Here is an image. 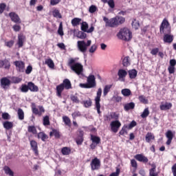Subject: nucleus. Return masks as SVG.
<instances>
[{
    "label": "nucleus",
    "instance_id": "obj_1",
    "mask_svg": "<svg viewBox=\"0 0 176 176\" xmlns=\"http://www.w3.org/2000/svg\"><path fill=\"white\" fill-rule=\"evenodd\" d=\"M160 32L161 34H164V42L165 43H171L174 41V36L170 34H171V28H170V23L166 19L162 21L160 27Z\"/></svg>",
    "mask_w": 176,
    "mask_h": 176
},
{
    "label": "nucleus",
    "instance_id": "obj_2",
    "mask_svg": "<svg viewBox=\"0 0 176 176\" xmlns=\"http://www.w3.org/2000/svg\"><path fill=\"white\" fill-rule=\"evenodd\" d=\"M103 21L105 22L106 27L113 28L115 27H118V25L124 24V23L126 21V19L123 16H116V17L108 19L107 16H104Z\"/></svg>",
    "mask_w": 176,
    "mask_h": 176
},
{
    "label": "nucleus",
    "instance_id": "obj_3",
    "mask_svg": "<svg viewBox=\"0 0 176 176\" xmlns=\"http://www.w3.org/2000/svg\"><path fill=\"white\" fill-rule=\"evenodd\" d=\"M64 89H65V90L72 89V84L68 78H65L62 83L56 86V94L58 98H63V91H64Z\"/></svg>",
    "mask_w": 176,
    "mask_h": 176
},
{
    "label": "nucleus",
    "instance_id": "obj_4",
    "mask_svg": "<svg viewBox=\"0 0 176 176\" xmlns=\"http://www.w3.org/2000/svg\"><path fill=\"white\" fill-rule=\"evenodd\" d=\"M67 65L76 75H82L83 74V65L80 63H76V58H70Z\"/></svg>",
    "mask_w": 176,
    "mask_h": 176
},
{
    "label": "nucleus",
    "instance_id": "obj_5",
    "mask_svg": "<svg viewBox=\"0 0 176 176\" xmlns=\"http://www.w3.org/2000/svg\"><path fill=\"white\" fill-rule=\"evenodd\" d=\"M118 38L119 39H122V41H131L133 38V34L130 32V30L127 28H124L120 30V32L117 34Z\"/></svg>",
    "mask_w": 176,
    "mask_h": 176
},
{
    "label": "nucleus",
    "instance_id": "obj_6",
    "mask_svg": "<svg viewBox=\"0 0 176 176\" xmlns=\"http://www.w3.org/2000/svg\"><path fill=\"white\" fill-rule=\"evenodd\" d=\"M87 83H80L79 85L80 87L82 89H93L97 86V82H96V77L94 75H90L87 78Z\"/></svg>",
    "mask_w": 176,
    "mask_h": 176
},
{
    "label": "nucleus",
    "instance_id": "obj_7",
    "mask_svg": "<svg viewBox=\"0 0 176 176\" xmlns=\"http://www.w3.org/2000/svg\"><path fill=\"white\" fill-rule=\"evenodd\" d=\"M102 94V89L98 88V91L96 93V96L95 97V108L98 113V115H101V104H100V101H101V96Z\"/></svg>",
    "mask_w": 176,
    "mask_h": 176
},
{
    "label": "nucleus",
    "instance_id": "obj_8",
    "mask_svg": "<svg viewBox=\"0 0 176 176\" xmlns=\"http://www.w3.org/2000/svg\"><path fill=\"white\" fill-rule=\"evenodd\" d=\"M91 45V41L88 40L87 43L85 41H78L77 42V47L81 53H86L87 47Z\"/></svg>",
    "mask_w": 176,
    "mask_h": 176
},
{
    "label": "nucleus",
    "instance_id": "obj_9",
    "mask_svg": "<svg viewBox=\"0 0 176 176\" xmlns=\"http://www.w3.org/2000/svg\"><path fill=\"white\" fill-rule=\"evenodd\" d=\"M121 126H122V123L120 122V121H119V120H113L110 123V129L112 133H118V131H119V129H120Z\"/></svg>",
    "mask_w": 176,
    "mask_h": 176
},
{
    "label": "nucleus",
    "instance_id": "obj_10",
    "mask_svg": "<svg viewBox=\"0 0 176 176\" xmlns=\"http://www.w3.org/2000/svg\"><path fill=\"white\" fill-rule=\"evenodd\" d=\"M90 166L92 171L100 170L101 167V161L98 158L95 157L91 160Z\"/></svg>",
    "mask_w": 176,
    "mask_h": 176
},
{
    "label": "nucleus",
    "instance_id": "obj_11",
    "mask_svg": "<svg viewBox=\"0 0 176 176\" xmlns=\"http://www.w3.org/2000/svg\"><path fill=\"white\" fill-rule=\"evenodd\" d=\"M14 65H15L18 72H24L25 70V63L22 60H16L14 62Z\"/></svg>",
    "mask_w": 176,
    "mask_h": 176
},
{
    "label": "nucleus",
    "instance_id": "obj_12",
    "mask_svg": "<svg viewBox=\"0 0 176 176\" xmlns=\"http://www.w3.org/2000/svg\"><path fill=\"white\" fill-rule=\"evenodd\" d=\"M11 83L12 82L7 77H3L0 80L1 87L2 89H4V90H6V89H8V87H10Z\"/></svg>",
    "mask_w": 176,
    "mask_h": 176
},
{
    "label": "nucleus",
    "instance_id": "obj_13",
    "mask_svg": "<svg viewBox=\"0 0 176 176\" xmlns=\"http://www.w3.org/2000/svg\"><path fill=\"white\" fill-rule=\"evenodd\" d=\"M89 24L86 22H82L81 23V31L83 32H87V34H90L94 31V26L91 25V28L89 29Z\"/></svg>",
    "mask_w": 176,
    "mask_h": 176
},
{
    "label": "nucleus",
    "instance_id": "obj_14",
    "mask_svg": "<svg viewBox=\"0 0 176 176\" xmlns=\"http://www.w3.org/2000/svg\"><path fill=\"white\" fill-rule=\"evenodd\" d=\"M9 17L13 23H16V24H20L21 23V19H20V16L14 12H11L9 13Z\"/></svg>",
    "mask_w": 176,
    "mask_h": 176
},
{
    "label": "nucleus",
    "instance_id": "obj_15",
    "mask_svg": "<svg viewBox=\"0 0 176 176\" xmlns=\"http://www.w3.org/2000/svg\"><path fill=\"white\" fill-rule=\"evenodd\" d=\"M30 144L32 151H34L36 156H38L39 155V151L38 150V142L34 140H30Z\"/></svg>",
    "mask_w": 176,
    "mask_h": 176
},
{
    "label": "nucleus",
    "instance_id": "obj_16",
    "mask_svg": "<svg viewBox=\"0 0 176 176\" xmlns=\"http://www.w3.org/2000/svg\"><path fill=\"white\" fill-rule=\"evenodd\" d=\"M10 60L9 59L5 58L3 60H0V68H4V69H10Z\"/></svg>",
    "mask_w": 176,
    "mask_h": 176
},
{
    "label": "nucleus",
    "instance_id": "obj_17",
    "mask_svg": "<svg viewBox=\"0 0 176 176\" xmlns=\"http://www.w3.org/2000/svg\"><path fill=\"white\" fill-rule=\"evenodd\" d=\"M134 158L138 160V162H140L141 163H144V164H146L149 162V160L147 157H145V155L142 154H137L134 156Z\"/></svg>",
    "mask_w": 176,
    "mask_h": 176
},
{
    "label": "nucleus",
    "instance_id": "obj_18",
    "mask_svg": "<svg viewBox=\"0 0 176 176\" xmlns=\"http://www.w3.org/2000/svg\"><path fill=\"white\" fill-rule=\"evenodd\" d=\"M32 111L34 115H38V116H42V113H45V108L43 106H38V109L36 107H32Z\"/></svg>",
    "mask_w": 176,
    "mask_h": 176
},
{
    "label": "nucleus",
    "instance_id": "obj_19",
    "mask_svg": "<svg viewBox=\"0 0 176 176\" xmlns=\"http://www.w3.org/2000/svg\"><path fill=\"white\" fill-rule=\"evenodd\" d=\"M169 67H168V71L169 74H174L175 72V65H176V60L175 59H170L169 61Z\"/></svg>",
    "mask_w": 176,
    "mask_h": 176
},
{
    "label": "nucleus",
    "instance_id": "obj_20",
    "mask_svg": "<svg viewBox=\"0 0 176 176\" xmlns=\"http://www.w3.org/2000/svg\"><path fill=\"white\" fill-rule=\"evenodd\" d=\"M166 137L168 139L166 141V145H171V142L174 138V134L173 133V131H171V130L167 131L166 133Z\"/></svg>",
    "mask_w": 176,
    "mask_h": 176
},
{
    "label": "nucleus",
    "instance_id": "obj_21",
    "mask_svg": "<svg viewBox=\"0 0 176 176\" xmlns=\"http://www.w3.org/2000/svg\"><path fill=\"white\" fill-rule=\"evenodd\" d=\"M53 135L56 140L61 138V133L58 129H53L52 130V131L50 133V136L53 137Z\"/></svg>",
    "mask_w": 176,
    "mask_h": 176
},
{
    "label": "nucleus",
    "instance_id": "obj_22",
    "mask_svg": "<svg viewBox=\"0 0 176 176\" xmlns=\"http://www.w3.org/2000/svg\"><path fill=\"white\" fill-rule=\"evenodd\" d=\"M171 108H173V104L171 102H166L165 104L162 102L160 106L161 111H168V109H171Z\"/></svg>",
    "mask_w": 176,
    "mask_h": 176
},
{
    "label": "nucleus",
    "instance_id": "obj_23",
    "mask_svg": "<svg viewBox=\"0 0 176 176\" xmlns=\"http://www.w3.org/2000/svg\"><path fill=\"white\" fill-rule=\"evenodd\" d=\"M25 41V36L20 34L18 36V47H23L24 46V41Z\"/></svg>",
    "mask_w": 176,
    "mask_h": 176
},
{
    "label": "nucleus",
    "instance_id": "obj_24",
    "mask_svg": "<svg viewBox=\"0 0 176 176\" xmlns=\"http://www.w3.org/2000/svg\"><path fill=\"white\" fill-rule=\"evenodd\" d=\"M28 87H29V90L32 91L33 93H36L39 91V88L38 86L35 85V84L32 82H28Z\"/></svg>",
    "mask_w": 176,
    "mask_h": 176
},
{
    "label": "nucleus",
    "instance_id": "obj_25",
    "mask_svg": "<svg viewBox=\"0 0 176 176\" xmlns=\"http://www.w3.org/2000/svg\"><path fill=\"white\" fill-rule=\"evenodd\" d=\"M118 79L124 80L127 76V71L124 69H120L118 72Z\"/></svg>",
    "mask_w": 176,
    "mask_h": 176
},
{
    "label": "nucleus",
    "instance_id": "obj_26",
    "mask_svg": "<svg viewBox=\"0 0 176 176\" xmlns=\"http://www.w3.org/2000/svg\"><path fill=\"white\" fill-rule=\"evenodd\" d=\"M37 138H38V140H41V141H43V142H46V140L49 138V137L47 135H46V133H45V132H40L37 135Z\"/></svg>",
    "mask_w": 176,
    "mask_h": 176
},
{
    "label": "nucleus",
    "instance_id": "obj_27",
    "mask_svg": "<svg viewBox=\"0 0 176 176\" xmlns=\"http://www.w3.org/2000/svg\"><path fill=\"white\" fill-rule=\"evenodd\" d=\"M151 140H155V135L151 132H148L145 136V141L149 143Z\"/></svg>",
    "mask_w": 176,
    "mask_h": 176
},
{
    "label": "nucleus",
    "instance_id": "obj_28",
    "mask_svg": "<svg viewBox=\"0 0 176 176\" xmlns=\"http://www.w3.org/2000/svg\"><path fill=\"white\" fill-rule=\"evenodd\" d=\"M3 170L5 172V174L6 175L8 176H14V172H13V170H12V169L10 168V167L8 166H5L3 168Z\"/></svg>",
    "mask_w": 176,
    "mask_h": 176
},
{
    "label": "nucleus",
    "instance_id": "obj_29",
    "mask_svg": "<svg viewBox=\"0 0 176 176\" xmlns=\"http://www.w3.org/2000/svg\"><path fill=\"white\" fill-rule=\"evenodd\" d=\"M128 74L129 75L130 79H135V78H137L138 72H137L135 69H133L129 70Z\"/></svg>",
    "mask_w": 176,
    "mask_h": 176
},
{
    "label": "nucleus",
    "instance_id": "obj_30",
    "mask_svg": "<svg viewBox=\"0 0 176 176\" xmlns=\"http://www.w3.org/2000/svg\"><path fill=\"white\" fill-rule=\"evenodd\" d=\"M3 126L6 130H10L11 129H13V122L5 121L3 122Z\"/></svg>",
    "mask_w": 176,
    "mask_h": 176
},
{
    "label": "nucleus",
    "instance_id": "obj_31",
    "mask_svg": "<svg viewBox=\"0 0 176 176\" xmlns=\"http://www.w3.org/2000/svg\"><path fill=\"white\" fill-rule=\"evenodd\" d=\"M135 108V104L133 102H131L129 103H127L124 104V111H130V109H134Z\"/></svg>",
    "mask_w": 176,
    "mask_h": 176
},
{
    "label": "nucleus",
    "instance_id": "obj_32",
    "mask_svg": "<svg viewBox=\"0 0 176 176\" xmlns=\"http://www.w3.org/2000/svg\"><path fill=\"white\" fill-rule=\"evenodd\" d=\"M80 135H78L77 137V138L76 139V142L77 144V145H82V144H83V131H80Z\"/></svg>",
    "mask_w": 176,
    "mask_h": 176
},
{
    "label": "nucleus",
    "instance_id": "obj_33",
    "mask_svg": "<svg viewBox=\"0 0 176 176\" xmlns=\"http://www.w3.org/2000/svg\"><path fill=\"white\" fill-rule=\"evenodd\" d=\"M62 119L65 126H68V127H71V126H72V124L71 122V119L69 118V117L65 116H63Z\"/></svg>",
    "mask_w": 176,
    "mask_h": 176
},
{
    "label": "nucleus",
    "instance_id": "obj_34",
    "mask_svg": "<svg viewBox=\"0 0 176 176\" xmlns=\"http://www.w3.org/2000/svg\"><path fill=\"white\" fill-rule=\"evenodd\" d=\"M91 140L92 141V142L98 145V144H101V138L98 136L91 135Z\"/></svg>",
    "mask_w": 176,
    "mask_h": 176
},
{
    "label": "nucleus",
    "instance_id": "obj_35",
    "mask_svg": "<svg viewBox=\"0 0 176 176\" xmlns=\"http://www.w3.org/2000/svg\"><path fill=\"white\" fill-rule=\"evenodd\" d=\"M130 63V56H125L122 60V65L123 67H129L131 65Z\"/></svg>",
    "mask_w": 176,
    "mask_h": 176
},
{
    "label": "nucleus",
    "instance_id": "obj_36",
    "mask_svg": "<svg viewBox=\"0 0 176 176\" xmlns=\"http://www.w3.org/2000/svg\"><path fill=\"white\" fill-rule=\"evenodd\" d=\"M80 21H82V19L74 18L72 20V25H73V27H76L80 24Z\"/></svg>",
    "mask_w": 176,
    "mask_h": 176
},
{
    "label": "nucleus",
    "instance_id": "obj_37",
    "mask_svg": "<svg viewBox=\"0 0 176 176\" xmlns=\"http://www.w3.org/2000/svg\"><path fill=\"white\" fill-rule=\"evenodd\" d=\"M28 133H32V134H38V131L36 130V127L35 126H28Z\"/></svg>",
    "mask_w": 176,
    "mask_h": 176
},
{
    "label": "nucleus",
    "instance_id": "obj_38",
    "mask_svg": "<svg viewBox=\"0 0 176 176\" xmlns=\"http://www.w3.org/2000/svg\"><path fill=\"white\" fill-rule=\"evenodd\" d=\"M45 64L49 67V68H54V62L52 58L46 59L45 61Z\"/></svg>",
    "mask_w": 176,
    "mask_h": 176
},
{
    "label": "nucleus",
    "instance_id": "obj_39",
    "mask_svg": "<svg viewBox=\"0 0 176 176\" xmlns=\"http://www.w3.org/2000/svg\"><path fill=\"white\" fill-rule=\"evenodd\" d=\"M61 153L64 155H68L71 154V148L69 147H63L61 149Z\"/></svg>",
    "mask_w": 176,
    "mask_h": 176
},
{
    "label": "nucleus",
    "instance_id": "obj_40",
    "mask_svg": "<svg viewBox=\"0 0 176 176\" xmlns=\"http://www.w3.org/2000/svg\"><path fill=\"white\" fill-rule=\"evenodd\" d=\"M121 93L124 97H129V96H131V90L129 89H122Z\"/></svg>",
    "mask_w": 176,
    "mask_h": 176
},
{
    "label": "nucleus",
    "instance_id": "obj_41",
    "mask_svg": "<svg viewBox=\"0 0 176 176\" xmlns=\"http://www.w3.org/2000/svg\"><path fill=\"white\" fill-rule=\"evenodd\" d=\"M111 89H112V85H108L104 87L103 89V96L104 97L109 93Z\"/></svg>",
    "mask_w": 176,
    "mask_h": 176
},
{
    "label": "nucleus",
    "instance_id": "obj_42",
    "mask_svg": "<svg viewBox=\"0 0 176 176\" xmlns=\"http://www.w3.org/2000/svg\"><path fill=\"white\" fill-rule=\"evenodd\" d=\"M17 115L19 120H24V111L21 109H18Z\"/></svg>",
    "mask_w": 176,
    "mask_h": 176
},
{
    "label": "nucleus",
    "instance_id": "obj_43",
    "mask_svg": "<svg viewBox=\"0 0 176 176\" xmlns=\"http://www.w3.org/2000/svg\"><path fill=\"white\" fill-rule=\"evenodd\" d=\"M131 24L132 28H134V30H137L140 28V21H137L136 19H133Z\"/></svg>",
    "mask_w": 176,
    "mask_h": 176
},
{
    "label": "nucleus",
    "instance_id": "obj_44",
    "mask_svg": "<svg viewBox=\"0 0 176 176\" xmlns=\"http://www.w3.org/2000/svg\"><path fill=\"white\" fill-rule=\"evenodd\" d=\"M43 124L44 126H50V120L49 116H45L43 119Z\"/></svg>",
    "mask_w": 176,
    "mask_h": 176
},
{
    "label": "nucleus",
    "instance_id": "obj_45",
    "mask_svg": "<svg viewBox=\"0 0 176 176\" xmlns=\"http://www.w3.org/2000/svg\"><path fill=\"white\" fill-rule=\"evenodd\" d=\"M82 104L85 108H90L93 104V102H91V99H89L87 100H84Z\"/></svg>",
    "mask_w": 176,
    "mask_h": 176
},
{
    "label": "nucleus",
    "instance_id": "obj_46",
    "mask_svg": "<svg viewBox=\"0 0 176 176\" xmlns=\"http://www.w3.org/2000/svg\"><path fill=\"white\" fill-rule=\"evenodd\" d=\"M109 115L112 120H119V113L116 112H111Z\"/></svg>",
    "mask_w": 176,
    "mask_h": 176
},
{
    "label": "nucleus",
    "instance_id": "obj_47",
    "mask_svg": "<svg viewBox=\"0 0 176 176\" xmlns=\"http://www.w3.org/2000/svg\"><path fill=\"white\" fill-rule=\"evenodd\" d=\"M52 14L54 17H56L58 19H62L63 16H61V13H60V10H54L52 12Z\"/></svg>",
    "mask_w": 176,
    "mask_h": 176
},
{
    "label": "nucleus",
    "instance_id": "obj_48",
    "mask_svg": "<svg viewBox=\"0 0 176 176\" xmlns=\"http://www.w3.org/2000/svg\"><path fill=\"white\" fill-rule=\"evenodd\" d=\"M127 129H129L127 125H124L119 132L120 135H124V134H127Z\"/></svg>",
    "mask_w": 176,
    "mask_h": 176
},
{
    "label": "nucleus",
    "instance_id": "obj_49",
    "mask_svg": "<svg viewBox=\"0 0 176 176\" xmlns=\"http://www.w3.org/2000/svg\"><path fill=\"white\" fill-rule=\"evenodd\" d=\"M28 90H30L29 89V87H28V85H25V84H23L21 85V91L22 93H28Z\"/></svg>",
    "mask_w": 176,
    "mask_h": 176
},
{
    "label": "nucleus",
    "instance_id": "obj_50",
    "mask_svg": "<svg viewBox=\"0 0 176 176\" xmlns=\"http://www.w3.org/2000/svg\"><path fill=\"white\" fill-rule=\"evenodd\" d=\"M148 116H149V109L146 108L141 114V118H142V119H145V118H148Z\"/></svg>",
    "mask_w": 176,
    "mask_h": 176
},
{
    "label": "nucleus",
    "instance_id": "obj_51",
    "mask_svg": "<svg viewBox=\"0 0 176 176\" xmlns=\"http://www.w3.org/2000/svg\"><path fill=\"white\" fill-rule=\"evenodd\" d=\"M85 32H78V38H79V39H86V38H87V34Z\"/></svg>",
    "mask_w": 176,
    "mask_h": 176
},
{
    "label": "nucleus",
    "instance_id": "obj_52",
    "mask_svg": "<svg viewBox=\"0 0 176 176\" xmlns=\"http://www.w3.org/2000/svg\"><path fill=\"white\" fill-rule=\"evenodd\" d=\"M70 100L75 104H79V98L76 96L71 95Z\"/></svg>",
    "mask_w": 176,
    "mask_h": 176
},
{
    "label": "nucleus",
    "instance_id": "obj_53",
    "mask_svg": "<svg viewBox=\"0 0 176 176\" xmlns=\"http://www.w3.org/2000/svg\"><path fill=\"white\" fill-rule=\"evenodd\" d=\"M58 34L60 36H63L64 31L63 30V23H60L58 29Z\"/></svg>",
    "mask_w": 176,
    "mask_h": 176
},
{
    "label": "nucleus",
    "instance_id": "obj_54",
    "mask_svg": "<svg viewBox=\"0 0 176 176\" xmlns=\"http://www.w3.org/2000/svg\"><path fill=\"white\" fill-rule=\"evenodd\" d=\"M139 100L142 104H148V99L142 95L139 96Z\"/></svg>",
    "mask_w": 176,
    "mask_h": 176
},
{
    "label": "nucleus",
    "instance_id": "obj_55",
    "mask_svg": "<svg viewBox=\"0 0 176 176\" xmlns=\"http://www.w3.org/2000/svg\"><path fill=\"white\" fill-rule=\"evenodd\" d=\"M2 119L3 120H10V115H9V113H3L1 115Z\"/></svg>",
    "mask_w": 176,
    "mask_h": 176
},
{
    "label": "nucleus",
    "instance_id": "obj_56",
    "mask_svg": "<svg viewBox=\"0 0 176 176\" xmlns=\"http://www.w3.org/2000/svg\"><path fill=\"white\" fill-rule=\"evenodd\" d=\"M131 167L135 168V170H136V168H138V164L137 163V161L135 159L131 160Z\"/></svg>",
    "mask_w": 176,
    "mask_h": 176
},
{
    "label": "nucleus",
    "instance_id": "obj_57",
    "mask_svg": "<svg viewBox=\"0 0 176 176\" xmlns=\"http://www.w3.org/2000/svg\"><path fill=\"white\" fill-rule=\"evenodd\" d=\"M135 126H137V122H135V120H133V121L129 124V126H127L128 130H131V129H133V127H135Z\"/></svg>",
    "mask_w": 176,
    "mask_h": 176
},
{
    "label": "nucleus",
    "instance_id": "obj_58",
    "mask_svg": "<svg viewBox=\"0 0 176 176\" xmlns=\"http://www.w3.org/2000/svg\"><path fill=\"white\" fill-rule=\"evenodd\" d=\"M5 9H6V4L5 3H0V14L5 12Z\"/></svg>",
    "mask_w": 176,
    "mask_h": 176
},
{
    "label": "nucleus",
    "instance_id": "obj_59",
    "mask_svg": "<svg viewBox=\"0 0 176 176\" xmlns=\"http://www.w3.org/2000/svg\"><path fill=\"white\" fill-rule=\"evenodd\" d=\"M89 13H95V12H97V6L94 5H91L89 8Z\"/></svg>",
    "mask_w": 176,
    "mask_h": 176
},
{
    "label": "nucleus",
    "instance_id": "obj_60",
    "mask_svg": "<svg viewBox=\"0 0 176 176\" xmlns=\"http://www.w3.org/2000/svg\"><path fill=\"white\" fill-rule=\"evenodd\" d=\"M72 116L73 119L75 120V119H76V118H78L79 116H82V114L80 113V111H74V113H72Z\"/></svg>",
    "mask_w": 176,
    "mask_h": 176
},
{
    "label": "nucleus",
    "instance_id": "obj_61",
    "mask_svg": "<svg viewBox=\"0 0 176 176\" xmlns=\"http://www.w3.org/2000/svg\"><path fill=\"white\" fill-rule=\"evenodd\" d=\"M14 45V41L11 40L10 41H7L5 43V45L7 46V47H12Z\"/></svg>",
    "mask_w": 176,
    "mask_h": 176
},
{
    "label": "nucleus",
    "instance_id": "obj_62",
    "mask_svg": "<svg viewBox=\"0 0 176 176\" xmlns=\"http://www.w3.org/2000/svg\"><path fill=\"white\" fill-rule=\"evenodd\" d=\"M157 53H159V48L158 47L153 48L151 51V54H152V56H157Z\"/></svg>",
    "mask_w": 176,
    "mask_h": 176
},
{
    "label": "nucleus",
    "instance_id": "obj_63",
    "mask_svg": "<svg viewBox=\"0 0 176 176\" xmlns=\"http://www.w3.org/2000/svg\"><path fill=\"white\" fill-rule=\"evenodd\" d=\"M113 100L116 101V102H120V101H122V97L118 96H114L113 97Z\"/></svg>",
    "mask_w": 176,
    "mask_h": 176
},
{
    "label": "nucleus",
    "instance_id": "obj_64",
    "mask_svg": "<svg viewBox=\"0 0 176 176\" xmlns=\"http://www.w3.org/2000/svg\"><path fill=\"white\" fill-rule=\"evenodd\" d=\"M172 173L173 176H176V164H173L172 166Z\"/></svg>",
    "mask_w": 176,
    "mask_h": 176
}]
</instances>
